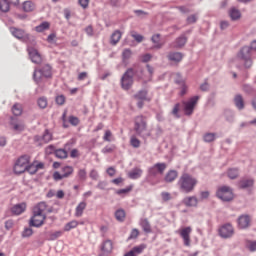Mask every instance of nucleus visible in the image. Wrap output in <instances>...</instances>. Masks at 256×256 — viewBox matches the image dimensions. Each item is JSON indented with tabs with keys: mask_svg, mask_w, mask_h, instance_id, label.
<instances>
[{
	"mask_svg": "<svg viewBox=\"0 0 256 256\" xmlns=\"http://www.w3.org/2000/svg\"><path fill=\"white\" fill-rule=\"evenodd\" d=\"M183 203L186 207H197L199 200L195 196H189L183 199Z\"/></svg>",
	"mask_w": 256,
	"mask_h": 256,
	"instance_id": "25",
	"label": "nucleus"
},
{
	"mask_svg": "<svg viewBox=\"0 0 256 256\" xmlns=\"http://www.w3.org/2000/svg\"><path fill=\"white\" fill-rule=\"evenodd\" d=\"M253 185H255V180L253 178L242 179L239 181L240 189H249V187H253Z\"/></svg>",
	"mask_w": 256,
	"mask_h": 256,
	"instance_id": "26",
	"label": "nucleus"
},
{
	"mask_svg": "<svg viewBox=\"0 0 256 256\" xmlns=\"http://www.w3.org/2000/svg\"><path fill=\"white\" fill-rule=\"evenodd\" d=\"M111 135H113L112 133H111V130H106L105 131V134H104V136H103V140L104 141H107L108 143H110V141H111Z\"/></svg>",
	"mask_w": 256,
	"mask_h": 256,
	"instance_id": "64",
	"label": "nucleus"
},
{
	"mask_svg": "<svg viewBox=\"0 0 256 256\" xmlns=\"http://www.w3.org/2000/svg\"><path fill=\"white\" fill-rule=\"evenodd\" d=\"M189 235H191V227L183 228L180 232V236L182 237L184 245L186 247H189L191 245V238L189 237Z\"/></svg>",
	"mask_w": 256,
	"mask_h": 256,
	"instance_id": "17",
	"label": "nucleus"
},
{
	"mask_svg": "<svg viewBox=\"0 0 256 256\" xmlns=\"http://www.w3.org/2000/svg\"><path fill=\"white\" fill-rule=\"evenodd\" d=\"M25 209H27V204L25 203L16 204L11 208V213L13 215H21V213H24Z\"/></svg>",
	"mask_w": 256,
	"mask_h": 256,
	"instance_id": "23",
	"label": "nucleus"
},
{
	"mask_svg": "<svg viewBox=\"0 0 256 256\" xmlns=\"http://www.w3.org/2000/svg\"><path fill=\"white\" fill-rule=\"evenodd\" d=\"M77 175L79 181H87V170L79 169Z\"/></svg>",
	"mask_w": 256,
	"mask_h": 256,
	"instance_id": "51",
	"label": "nucleus"
},
{
	"mask_svg": "<svg viewBox=\"0 0 256 256\" xmlns=\"http://www.w3.org/2000/svg\"><path fill=\"white\" fill-rule=\"evenodd\" d=\"M26 171L29 172L30 175H35V173H37V167L33 164H28Z\"/></svg>",
	"mask_w": 256,
	"mask_h": 256,
	"instance_id": "56",
	"label": "nucleus"
},
{
	"mask_svg": "<svg viewBox=\"0 0 256 256\" xmlns=\"http://www.w3.org/2000/svg\"><path fill=\"white\" fill-rule=\"evenodd\" d=\"M166 169L167 164L165 162L154 164L152 167L148 168L146 181L150 183V185H155V182L151 180V178L157 177V175H163Z\"/></svg>",
	"mask_w": 256,
	"mask_h": 256,
	"instance_id": "3",
	"label": "nucleus"
},
{
	"mask_svg": "<svg viewBox=\"0 0 256 256\" xmlns=\"http://www.w3.org/2000/svg\"><path fill=\"white\" fill-rule=\"evenodd\" d=\"M55 151H57V149L55 148V145H49L47 148H46V153L48 155H55Z\"/></svg>",
	"mask_w": 256,
	"mask_h": 256,
	"instance_id": "62",
	"label": "nucleus"
},
{
	"mask_svg": "<svg viewBox=\"0 0 256 256\" xmlns=\"http://www.w3.org/2000/svg\"><path fill=\"white\" fill-rule=\"evenodd\" d=\"M27 51L32 63H35L36 65L42 63L43 58L41 57V54L39 53V51H37V49L28 45Z\"/></svg>",
	"mask_w": 256,
	"mask_h": 256,
	"instance_id": "11",
	"label": "nucleus"
},
{
	"mask_svg": "<svg viewBox=\"0 0 256 256\" xmlns=\"http://www.w3.org/2000/svg\"><path fill=\"white\" fill-rule=\"evenodd\" d=\"M229 16L232 21H237L238 19H241V11L236 8H231L229 11Z\"/></svg>",
	"mask_w": 256,
	"mask_h": 256,
	"instance_id": "37",
	"label": "nucleus"
},
{
	"mask_svg": "<svg viewBox=\"0 0 256 256\" xmlns=\"http://www.w3.org/2000/svg\"><path fill=\"white\" fill-rule=\"evenodd\" d=\"M238 59L244 62V67L250 69L253 65V52L249 46H243L237 54Z\"/></svg>",
	"mask_w": 256,
	"mask_h": 256,
	"instance_id": "4",
	"label": "nucleus"
},
{
	"mask_svg": "<svg viewBox=\"0 0 256 256\" xmlns=\"http://www.w3.org/2000/svg\"><path fill=\"white\" fill-rule=\"evenodd\" d=\"M130 191H133V186H128L126 188L117 190L116 195H127V193H130Z\"/></svg>",
	"mask_w": 256,
	"mask_h": 256,
	"instance_id": "54",
	"label": "nucleus"
},
{
	"mask_svg": "<svg viewBox=\"0 0 256 256\" xmlns=\"http://www.w3.org/2000/svg\"><path fill=\"white\" fill-rule=\"evenodd\" d=\"M37 105L40 109H46L47 108V98L46 97L38 98Z\"/></svg>",
	"mask_w": 256,
	"mask_h": 256,
	"instance_id": "48",
	"label": "nucleus"
},
{
	"mask_svg": "<svg viewBox=\"0 0 256 256\" xmlns=\"http://www.w3.org/2000/svg\"><path fill=\"white\" fill-rule=\"evenodd\" d=\"M161 197H162V201H164L165 203H167V201H171L172 199L171 193L169 192H162Z\"/></svg>",
	"mask_w": 256,
	"mask_h": 256,
	"instance_id": "58",
	"label": "nucleus"
},
{
	"mask_svg": "<svg viewBox=\"0 0 256 256\" xmlns=\"http://www.w3.org/2000/svg\"><path fill=\"white\" fill-rule=\"evenodd\" d=\"M77 225H79V222H77L76 220L70 221L65 224L64 231H71V229H75Z\"/></svg>",
	"mask_w": 256,
	"mask_h": 256,
	"instance_id": "46",
	"label": "nucleus"
},
{
	"mask_svg": "<svg viewBox=\"0 0 256 256\" xmlns=\"http://www.w3.org/2000/svg\"><path fill=\"white\" fill-rule=\"evenodd\" d=\"M143 175V170L141 168H133L129 173L128 177L129 179H140V177Z\"/></svg>",
	"mask_w": 256,
	"mask_h": 256,
	"instance_id": "32",
	"label": "nucleus"
},
{
	"mask_svg": "<svg viewBox=\"0 0 256 256\" xmlns=\"http://www.w3.org/2000/svg\"><path fill=\"white\" fill-rule=\"evenodd\" d=\"M199 96H193L188 101H184V115L187 117H190V115H193V111H195V105H197V102L199 101Z\"/></svg>",
	"mask_w": 256,
	"mask_h": 256,
	"instance_id": "10",
	"label": "nucleus"
},
{
	"mask_svg": "<svg viewBox=\"0 0 256 256\" xmlns=\"http://www.w3.org/2000/svg\"><path fill=\"white\" fill-rule=\"evenodd\" d=\"M233 233V225L231 224H225L219 229V235L222 239H229L233 237Z\"/></svg>",
	"mask_w": 256,
	"mask_h": 256,
	"instance_id": "15",
	"label": "nucleus"
},
{
	"mask_svg": "<svg viewBox=\"0 0 256 256\" xmlns=\"http://www.w3.org/2000/svg\"><path fill=\"white\" fill-rule=\"evenodd\" d=\"M145 251V245L135 246L130 250V253L134 254L135 256L141 255Z\"/></svg>",
	"mask_w": 256,
	"mask_h": 256,
	"instance_id": "44",
	"label": "nucleus"
},
{
	"mask_svg": "<svg viewBox=\"0 0 256 256\" xmlns=\"http://www.w3.org/2000/svg\"><path fill=\"white\" fill-rule=\"evenodd\" d=\"M151 41L154 44L153 49H162L163 43H161V34H154L151 37Z\"/></svg>",
	"mask_w": 256,
	"mask_h": 256,
	"instance_id": "27",
	"label": "nucleus"
},
{
	"mask_svg": "<svg viewBox=\"0 0 256 256\" xmlns=\"http://www.w3.org/2000/svg\"><path fill=\"white\" fill-rule=\"evenodd\" d=\"M174 82L176 83V85H179L180 87L182 85H185V80L183 79V76H181V73H176Z\"/></svg>",
	"mask_w": 256,
	"mask_h": 256,
	"instance_id": "52",
	"label": "nucleus"
},
{
	"mask_svg": "<svg viewBox=\"0 0 256 256\" xmlns=\"http://www.w3.org/2000/svg\"><path fill=\"white\" fill-rule=\"evenodd\" d=\"M224 118L227 123H235V111L231 109H225Z\"/></svg>",
	"mask_w": 256,
	"mask_h": 256,
	"instance_id": "29",
	"label": "nucleus"
},
{
	"mask_svg": "<svg viewBox=\"0 0 256 256\" xmlns=\"http://www.w3.org/2000/svg\"><path fill=\"white\" fill-rule=\"evenodd\" d=\"M131 55H133V53L131 52V49H124L122 52V62L127 65V61H129V59H131Z\"/></svg>",
	"mask_w": 256,
	"mask_h": 256,
	"instance_id": "43",
	"label": "nucleus"
},
{
	"mask_svg": "<svg viewBox=\"0 0 256 256\" xmlns=\"http://www.w3.org/2000/svg\"><path fill=\"white\" fill-rule=\"evenodd\" d=\"M53 140V134L49 132V130H45L43 135H36L34 136L35 143H38L39 145H43V143H49Z\"/></svg>",
	"mask_w": 256,
	"mask_h": 256,
	"instance_id": "13",
	"label": "nucleus"
},
{
	"mask_svg": "<svg viewBox=\"0 0 256 256\" xmlns=\"http://www.w3.org/2000/svg\"><path fill=\"white\" fill-rule=\"evenodd\" d=\"M187 33H191V30H187L185 33L175 39V41L172 43L173 49H183V46L187 45Z\"/></svg>",
	"mask_w": 256,
	"mask_h": 256,
	"instance_id": "12",
	"label": "nucleus"
},
{
	"mask_svg": "<svg viewBox=\"0 0 256 256\" xmlns=\"http://www.w3.org/2000/svg\"><path fill=\"white\" fill-rule=\"evenodd\" d=\"M44 209H47V203L45 202L38 203V205L34 208L33 217H46L45 215H43Z\"/></svg>",
	"mask_w": 256,
	"mask_h": 256,
	"instance_id": "21",
	"label": "nucleus"
},
{
	"mask_svg": "<svg viewBox=\"0 0 256 256\" xmlns=\"http://www.w3.org/2000/svg\"><path fill=\"white\" fill-rule=\"evenodd\" d=\"M57 105H65V95H59L55 99Z\"/></svg>",
	"mask_w": 256,
	"mask_h": 256,
	"instance_id": "61",
	"label": "nucleus"
},
{
	"mask_svg": "<svg viewBox=\"0 0 256 256\" xmlns=\"http://www.w3.org/2000/svg\"><path fill=\"white\" fill-rule=\"evenodd\" d=\"M10 125L13 126L14 131H24L25 129V125L15 123V121L13 120V117L11 118Z\"/></svg>",
	"mask_w": 256,
	"mask_h": 256,
	"instance_id": "49",
	"label": "nucleus"
},
{
	"mask_svg": "<svg viewBox=\"0 0 256 256\" xmlns=\"http://www.w3.org/2000/svg\"><path fill=\"white\" fill-rule=\"evenodd\" d=\"M216 197L220 199V201H223L224 203H229L233 201L235 198V195L233 194V189L229 186H221L216 191Z\"/></svg>",
	"mask_w": 256,
	"mask_h": 256,
	"instance_id": "6",
	"label": "nucleus"
},
{
	"mask_svg": "<svg viewBox=\"0 0 256 256\" xmlns=\"http://www.w3.org/2000/svg\"><path fill=\"white\" fill-rule=\"evenodd\" d=\"M134 131L139 137H143V133L147 131V118L143 115L134 118Z\"/></svg>",
	"mask_w": 256,
	"mask_h": 256,
	"instance_id": "7",
	"label": "nucleus"
},
{
	"mask_svg": "<svg viewBox=\"0 0 256 256\" xmlns=\"http://www.w3.org/2000/svg\"><path fill=\"white\" fill-rule=\"evenodd\" d=\"M147 95H149V92L147 90H139L134 95V98L137 99V101H151V99L147 98Z\"/></svg>",
	"mask_w": 256,
	"mask_h": 256,
	"instance_id": "30",
	"label": "nucleus"
},
{
	"mask_svg": "<svg viewBox=\"0 0 256 256\" xmlns=\"http://www.w3.org/2000/svg\"><path fill=\"white\" fill-rule=\"evenodd\" d=\"M130 69H132L133 77H136L139 80L143 79V73H145V69L141 64H133V67H130Z\"/></svg>",
	"mask_w": 256,
	"mask_h": 256,
	"instance_id": "18",
	"label": "nucleus"
},
{
	"mask_svg": "<svg viewBox=\"0 0 256 256\" xmlns=\"http://www.w3.org/2000/svg\"><path fill=\"white\" fill-rule=\"evenodd\" d=\"M49 27H51V24L47 21H44L35 27V31L37 33H43V31H47V29H49Z\"/></svg>",
	"mask_w": 256,
	"mask_h": 256,
	"instance_id": "41",
	"label": "nucleus"
},
{
	"mask_svg": "<svg viewBox=\"0 0 256 256\" xmlns=\"http://www.w3.org/2000/svg\"><path fill=\"white\" fill-rule=\"evenodd\" d=\"M10 33L22 43H26L27 45H35V37L31 36L29 33L25 32L23 29L11 27Z\"/></svg>",
	"mask_w": 256,
	"mask_h": 256,
	"instance_id": "2",
	"label": "nucleus"
},
{
	"mask_svg": "<svg viewBox=\"0 0 256 256\" xmlns=\"http://www.w3.org/2000/svg\"><path fill=\"white\" fill-rule=\"evenodd\" d=\"M61 171L63 177L67 179V177H71V175H73V171H75V169L73 168V166H64L62 167Z\"/></svg>",
	"mask_w": 256,
	"mask_h": 256,
	"instance_id": "40",
	"label": "nucleus"
},
{
	"mask_svg": "<svg viewBox=\"0 0 256 256\" xmlns=\"http://www.w3.org/2000/svg\"><path fill=\"white\" fill-rule=\"evenodd\" d=\"M12 113L15 117L23 115V106L19 103H16L12 106Z\"/></svg>",
	"mask_w": 256,
	"mask_h": 256,
	"instance_id": "39",
	"label": "nucleus"
},
{
	"mask_svg": "<svg viewBox=\"0 0 256 256\" xmlns=\"http://www.w3.org/2000/svg\"><path fill=\"white\" fill-rule=\"evenodd\" d=\"M180 109H181V103H176L174 105V108L172 109L171 114L174 115V117H176V119H179L181 117V115H179Z\"/></svg>",
	"mask_w": 256,
	"mask_h": 256,
	"instance_id": "47",
	"label": "nucleus"
},
{
	"mask_svg": "<svg viewBox=\"0 0 256 256\" xmlns=\"http://www.w3.org/2000/svg\"><path fill=\"white\" fill-rule=\"evenodd\" d=\"M85 207H87V203L80 202L78 204V206L76 207L75 216L76 217H81V215H83V211H85Z\"/></svg>",
	"mask_w": 256,
	"mask_h": 256,
	"instance_id": "42",
	"label": "nucleus"
},
{
	"mask_svg": "<svg viewBox=\"0 0 256 256\" xmlns=\"http://www.w3.org/2000/svg\"><path fill=\"white\" fill-rule=\"evenodd\" d=\"M33 235V229L31 228H25L22 232V237H31Z\"/></svg>",
	"mask_w": 256,
	"mask_h": 256,
	"instance_id": "63",
	"label": "nucleus"
},
{
	"mask_svg": "<svg viewBox=\"0 0 256 256\" xmlns=\"http://www.w3.org/2000/svg\"><path fill=\"white\" fill-rule=\"evenodd\" d=\"M178 185H180L182 193H193L197 185V179L185 173L180 177Z\"/></svg>",
	"mask_w": 256,
	"mask_h": 256,
	"instance_id": "1",
	"label": "nucleus"
},
{
	"mask_svg": "<svg viewBox=\"0 0 256 256\" xmlns=\"http://www.w3.org/2000/svg\"><path fill=\"white\" fill-rule=\"evenodd\" d=\"M178 173L176 170H170L166 173L164 181L166 183H173L177 179Z\"/></svg>",
	"mask_w": 256,
	"mask_h": 256,
	"instance_id": "31",
	"label": "nucleus"
},
{
	"mask_svg": "<svg viewBox=\"0 0 256 256\" xmlns=\"http://www.w3.org/2000/svg\"><path fill=\"white\" fill-rule=\"evenodd\" d=\"M115 219L118 220L120 223H123L125 221L126 213L123 208H119L114 213Z\"/></svg>",
	"mask_w": 256,
	"mask_h": 256,
	"instance_id": "34",
	"label": "nucleus"
},
{
	"mask_svg": "<svg viewBox=\"0 0 256 256\" xmlns=\"http://www.w3.org/2000/svg\"><path fill=\"white\" fill-rule=\"evenodd\" d=\"M11 5H19V0H1L0 11H2V13H7L9 9H11Z\"/></svg>",
	"mask_w": 256,
	"mask_h": 256,
	"instance_id": "16",
	"label": "nucleus"
},
{
	"mask_svg": "<svg viewBox=\"0 0 256 256\" xmlns=\"http://www.w3.org/2000/svg\"><path fill=\"white\" fill-rule=\"evenodd\" d=\"M167 59L172 61L173 63H181V61H183V53L169 52L167 55Z\"/></svg>",
	"mask_w": 256,
	"mask_h": 256,
	"instance_id": "22",
	"label": "nucleus"
},
{
	"mask_svg": "<svg viewBox=\"0 0 256 256\" xmlns=\"http://www.w3.org/2000/svg\"><path fill=\"white\" fill-rule=\"evenodd\" d=\"M217 139V133L207 132L203 135L204 143H213Z\"/></svg>",
	"mask_w": 256,
	"mask_h": 256,
	"instance_id": "35",
	"label": "nucleus"
},
{
	"mask_svg": "<svg viewBox=\"0 0 256 256\" xmlns=\"http://www.w3.org/2000/svg\"><path fill=\"white\" fill-rule=\"evenodd\" d=\"M61 235H63V231H56V232H52L49 235V241H55L56 239H59V237H61Z\"/></svg>",
	"mask_w": 256,
	"mask_h": 256,
	"instance_id": "53",
	"label": "nucleus"
},
{
	"mask_svg": "<svg viewBox=\"0 0 256 256\" xmlns=\"http://www.w3.org/2000/svg\"><path fill=\"white\" fill-rule=\"evenodd\" d=\"M130 145L134 147V149H139V147H141V141L135 137H132L130 140Z\"/></svg>",
	"mask_w": 256,
	"mask_h": 256,
	"instance_id": "55",
	"label": "nucleus"
},
{
	"mask_svg": "<svg viewBox=\"0 0 256 256\" xmlns=\"http://www.w3.org/2000/svg\"><path fill=\"white\" fill-rule=\"evenodd\" d=\"M101 251L104 255H109V253L113 251V242H111V240H105L102 243Z\"/></svg>",
	"mask_w": 256,
	"mask_h": 256,
	"instance_id": "24",
	"label": "nucleus"
},
{
	"mask_svg": "<svg viewBox=\"0 0 256 256\" xmlns=\"http://www.w3.org/2000/svg\"><path fill=\"white\" fill-rule=\"evenodd\" d=\"M121 37H122L121 31L115 30L110 37V44L117 45V43L121 41Z\"/></svg>",
	"mask_w": 256,
	"mask_h": 256,
	"instance_id": "33",
	"label": "nucleus"
},
{
	"mask_svg": "<svg viewBox=\"0 0 256 256\" xmlns=\"http://www.w3.org/2000/svg\"><path fill=\"white\" fill-rule=\"evenodd\" d=\"M53 73L51 72V65L45 64L40 69H35L33 73V79L35 83L39 84L41 81H43V78L49 79L51 78Z\"/></svg>",
	"mask_w": 256,
	"mask_h": 256,
	"instance_id": "5",
	"label": "nucleus"
},
{
	"mask_svg": "<svg viewBox=\"0 0 256 256\" xmlns=\"http://www.w3.org/2000/svg\"><path fill=\"white\" fill-rule=\"evenodd\" d=\"M45 219H47V216H32L29 222V226L39 228L45 223Z\"/></svg>",
	"mask_w": 256,
	"mask_h": 256,
	"instance_id": "19",
	"label": "nucleus"
},
{
	"mask_svg": "<svg viewBox=\"0 0 256 256\" xmlns=\"http://www.w3.org/2000/svg\"><path fill=\"white\" fill-rule=\"evenodd\" d=\"M227 175H228L229 179H237V177H239V169L230 168V169H228Z\"/></svg>",
	"mask_w": 256,
	"mask_h": 256,
	"instance_id": "45",
	"label": "nucleus"
},
{
	"mask_svg": "<svg viewBox=\"0 0 256 256\" xmlns=\"http://www.w3.org/2000/svg\"><path fill=\"white\" fill-rule=\"evenodd\" d=\"M115 149V145L111 144V145H107L102 149V153H113Z\"/></svg>",
	"mask_w": 256,
	"mask_h": 256,
	"instance_id": "59",
	"label": "nucleus"
},
{
	"mask_svg": "<svg viewBox=\"0 0 256 256\" xmlns=\"http://www.w3.org/2000/svg\"><path fill=\"white\" fill-rule=\"evenodd\" d=\"M22 9L25 13H31L35 11V3L31 0L24 1L22 4Z\"/></svg>",
	"mask_w": 256,
	"mask_h": 256,
	"instance_id": "28",
	"label": "nucleus"
},
{
	"mask_svg": "<svg viewBox=\"0 0 256 256\" xmlns=\"http://www.w3.org/2000/svg\"><path fill=\"white\" fill-rule=\"evenodd\" d=\"M139 237V230L137 228L132 229L128 239H137Z\"/></svg>",
	"mask_w": 256,
	"mask_h": 256,
	"instance_id": "60",
	"label": "nucleus"
},
{
	"mask_svg": "<svg viewBox=\"0 0 256 256\" xmlns=\"http://www.w3.org/2000/svg\"><path fill=\"white\" fill-rule=\"evenodd\" d=\"M54 155L57 157V159H67V157H69V153L63 148L57 149Z\"/></svg>",
	"mask_w": 256,
	"mask_h": 256,
	"instance_id": "38",
	"label": "nucleus"
},
{
	"mask_svg": "<svg viewBox=\"0 0 256 256\" xmlns=\"http://www.w3.org/2000/svg\"><path fill=\"white\" fill-rule=\"evenodd\" d=\"M140 226L142 227L144 233H151V224L147 218L140 220Z\"/></svg>",
	"mask_w": 256,
	"mask_h": 256,
	"instance_id": "36",
	"label": "nucleus"
},
{
	"mask_svg": "<svg viewBox=\"0 0 256 256\" xmlns=\"http://www.w3.org/2000/svg\"><path fill=\"white\" fill-rule=\"evenodd\" d=\"M239 229H249L251 227V216L242 214L237 219Z\"/></svg>",
	"mask_w": 256,
	"mask_h": 256,
	"instance_id": "14",
	"label": "nucleus"
},
{
	"mask_svg": "<svg viewBox=\"0 0 256 256\" xmlns=\"http://www.w3.org/2000/svg\"><path fill=\"white\" fill-rule=\"evenodd\" d=\"M133 69L128 68L121 77L120 85L124 91H129L133 87Z\"/></svg>",
	"mask_w": 256,
	"mask_h": 256,
	"instance_id": "9",
	"label": "nucleus"
},
{
	"mask_svg": "<svg viewBox=\"0 0 256 256\" xmlns=\"http://www.w3.org/2000/svg\"><path fill=\"white\" fill-rule=\"evenodd\" d=\"M233 103L238 111H243V109H245V99H243V95L236 94Z\"/></svg>",
	"mask_w": 256,
	"mask_h": 256,
	"instance_id": "20",
	"label": "nucleus"
},
{
	"mask_svg": "<svg viewBox=\"0 0 256 256\" xmlns=\"http://www.w3.org/2000/svg\"><path fill=\"white\" fill-rule=\"evenodd\" d=\"M68 121L73 125V127H77V125H79V119L76 116H69Z\"/></svg>",
	"mask_w": 256,
	"mask_h": 256,
	"instance_id": "57",
	"label": "nucleus"
},
{
	"mask_svg": "<svg viewBox=\"0 0 256 256\" xmlns=\"http://www.w3.org/2000/svg\"><path fill=\"white\" fill-rule=\"evenodd\" d=\"M29 165V156L24 155L17 159L14 164L13 171L15 175H22L27 171V167Z\"/></svg>",
	"mask_w": 256,
	"mask_h": 256,
	"instance_id": "8",
	"label": "nucleus"
},
{
	"mask_svg": "<svg viewBox=\"0 0 256 256\" xmlns=\"http://www.w3.org/2000/svg\"><path fill=\"white\" fill-rule=\"evenodd\" d=\"M246 247L251 253H255V251H256V240H254V241L253 240H248Z\"/></svg>",
	"mask_w": 256,
	"mask_h": 256,
	"instance_id": "50",
	"label": "nucleus"
}]
</instances>
